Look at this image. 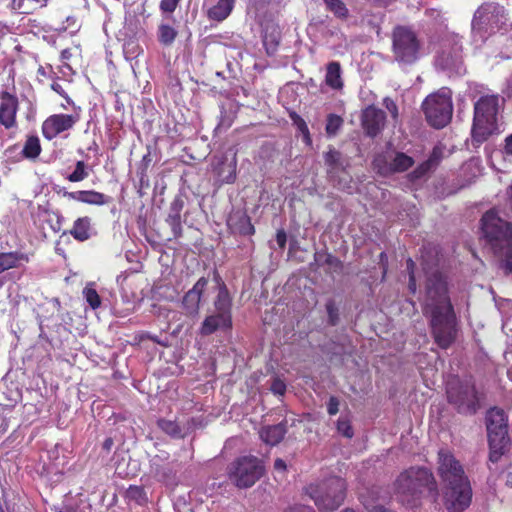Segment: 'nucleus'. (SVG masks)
Listing matches in <instances>:
<instances>
[{
  "label": "nucleus",
  "mask_w": 512,
  "mask_h": 512,
  "mask_svg": "<svg viewBox=\"0 0 512 512\" xmlns=\"http://www.w3.org/2000/svg\"><path fill=\"white\" fill-rule=\"evenodd\" d=\"M158 457H155L152 462V471L155 474L156 477H159L162 480H166L169 475L172 473V470L170 468H163L159 464L155 462V460Z\"/></svg>",
  "instance_id": "c03bdc74"
},
{
  "label": "nucleus",
  "mask_w": 512,
  "mask_h": 512,
  "mask_svg": "<svg viewBox=\"0 0 512 512\" xmlns=\"http://www.w3.org/2000/svg\"><path fill=\"white\" fill-rule=\"evenodd\" d=\"M72 57L71 49L66 48L61 51L60 58L62 61H68Z\"/></svg>",
  "instance_id": "13d9d810"
},
{
  "label": "nucleus",
  "mask_w": 512,
  "mask_h": 512,
  "mask_svg": "<svg viewBox=\"0 0 512 512\" xmlns=\"http://www.w3.org/2000/svg\"><path fill=\"white\" fill-rule=\"evenodd\" d=\"M446 394L448 403L460 414L474 415L480 408L476 386L470 380L457 379L449 382Z\"/></svg>",
  "instance_id": "9d476101"
},
{
  "label": "nucleus",
  "mask_w": 512,
  "mask_h": 512,
  "mask_svg": "<svg viewBox=\"0 0 512 512\" xmlns=\"http://www.w3.org/2000/svg\"><path fill=\"white\" fill-rule=\"evenodd\" d=\"M286 463L283 459L277 458L274 462V469L276 471L285 472L286 471Z\"/></svg>",
  "instance_id": "6e6d98bb"
},
{
  "label": "nucleus",
  "mask_w": 512,
  "mask_h": 512,
  "mask_svg": "<svg viewBox=\"0 0 512 512\" xmlns=\"http://www.w3.org/2000/svg\"><path fill=\"white\" fill-rule=\"evenodd\" d=\"M183 204L179 200H175L171 204L170 213L166 218V223L169 225L172 231L174 239H179L183 235L182 221H181V210Z\"/></svg>",
  "instance_id": "b1692460"
},
{
  "label": "nucleus",
  "mask_w": 512,
  "mask_h": 512,
  "mask_svg": "<svg viewBox=\"0 0 512 512\" xmlns=\"http://www.w3.org/2000/svg\"><path fill=\"white\" fill-rule=\"evenodd\" d=\"M83 296L93 310H96L101 306V298L92 283L85 286L83 289Z\"/></svg>",
  "instance_id": "f704fd0d"
},
{
  "label": "nucleus",
  "mask_w": 512,
  "mask_h": 512,
  "mask_svg": "<svg viewBox=\"0 0 512 512\" xmlns=\"http://www.w3.org/2000/svg\"><path fill=\"white\" fill-rule=\"evenodd\" d=\"M64 66H65L66 68H68L69 70H71V66H70L69 64L65 63V65H64Z\"/></svg>",
  "instance_id": "774afa93"
},
{
  "label": "nucleus",
  "mask_w": 512,
  "mask_h": 512,
  "mask_svg": "<svg viewBox=\"0 0 512 512\" xmlns=\"http://www.w3.org/2000/svg\"><path fill=\"white\" fill-rule=\"evenodd\" d=\"M342 512H355V511H354V510H352V509H345V510H344V511H342Z\"/></svg>",
  "instance_id": "338daca9"
},
{
  "label": "nucleus",
  "mask_w": 512,
  "mask_h": 512,
  "mask_svg": "<svg viewBox=\"0 0 512 512\" xmlns=\"http://www.w3.org/2000/svg\"><path fill=\"white\" fill-rule=\"evenodd\" d=\"M289 117L292 120L293 124L297 127V129L302 133L304 141L307 144L311 143V136L309 128L305 122V120L296 112H290Z\"/></svg>",
  "instance_id": "4c0bfd02"
},
{
  "label": "nucleus",
  "mask_w": 512,
  "mask_h": 512,
  "mask_svg": "<svg viewBox=\"0 0 512 512\" xmlns=\"http://www.w3.org/2000/svg\"><path fill=\"white\" fill-rule=\"evenodd\" d=\"M340 402L336 396H330L327 403V412L329 415L333 416L339 412Z\"/></svg>",
  "instance_id": "8fccbe9b"
},
{
  "label": "nucleus",
  "mask_w": 512,
  "mask_h": 512,
  "mask_svg": "<svg viewBox=\"0 0 512 512\" xmlns=\"http://www.w3.org/2000/svg\"><path fill=\"white\" fill-rule=\"evenodd\" d=\"M326 311L328 315V323L331 326L337 325L339 322V309L333 299H329L326 304Z\"/></svg>",
  "instance_id": "79ce46f5"
},
{
  "label": "nucleus",
  "mask_w": 512,
  "mask_h": 512,
  "mask_svg": "<svg viewBox=\"0 0 512 512\" xmlns=\"http://www.w3.org/2000/svg\"><path fill=\"white\" fill-rule=\"evenodd\" d=\"M229 167H230L229 173L224 177L223 181L227 184H232L236 180V167H237L236 154L234 155L233 161L231 162Z\"/></svg>",
  "instance_id": "09e8293b"
},
{
  "label": "nucleus",
  "mask_w": 512,
  "mask_h": 512,
  "mask_svg": "<svg viewBox=\"0 0 512 512\" xmlns=\"http://www.w3.org/2000/svg\"><path fill=\"white\" fill-rule=\"evenodd\" d=\"M158 428L174 439H183L186 436V432L179 425L177 421L169 420L165 418H159L157 420Z\"/></svg>",
  "instance_id": "c85d7f7f"
},
{
  "label": "nucleus",
  "mask_w": 512,
  "mask_h": 512,
  "mask_svg": "<svg viewBox=\"0 0 512 512\" xmlns=\"http://www.w3.org/2000/svg\"><path fill=\"white\" fill-rule=\"evenodd\" d=\"M181 0H161L160 1V10L163 13H173Z\"/></svg>",
  "instance_id": "a18cd8bd"
},
{
  "label": "nucleus",
  "mask_w": 512,
  "mask_h": 512,
  "mask_svg": "<svg viewBox=\"0 0 512 512\" xmlns=\"http://www.w3.org/2000/svg\"><path fill=\"white\" fill-rule=\"evenodd\" d=\"M232 329V316L213 313L205 317L200 327L202 336H209L216 331H230Z\"/></svg>",
  "instance_id": "6ab92c4d"
},
{
  "label": "nucleus",
  "mask_w": 512,
  "mask_h": 512,
  "mask_svg": "<svg viewBox=\"0 0 512 512\" xmlns=\"http://www.w3.org/2000/svg\"><path fill=\"white\" fill-rule=\"evenodd\" d=\"M336 428L338 433L346 438L350 439L354 436V430L351 425V421L347 417H340L337 420Z\"/></svg>",
  "instance_id": "a19ab883"
},
{
  "label": "nucleus",
  "mask_w": 512,
  "mask_h": 512,
  "mask_svg": "<svg viewBox=\"0 0 512 512\" xmlns=\"http://www.w3.org/2000/svg\"><path fill=\"white\" fill-rule=\"evenodd\" d=\"M314 260L318 266L327 265L333 272H340L343 269L342 261L326 250L316 251L314 254Z\"/></svg>",
  "instance_id": "cd10ccee"
},
{
  "label": "nucleus",
  "mask_w": 512,
  "mask_h": 512,
  "mask_svg": "<svg viewBox=\"0 0 512 512\" xmlns=\"http://www.w3.org/2000/svg\"><path fill=\"white\" fill-rule=\"evenodd\" d=\"M63 234L71 235L78 242L89 240L94 234L92 219L89 216H81L74 220L72 227Z\"/></svg>",
  "instance_id": "412c9836"
},
{
  "label": "nucleus",
  "mask_w": 512,
  "mask_h": 512,
  "mask_svg": "<svg viewBox=\"0 0 512 512\" xmlns=\"http://www.w3.org/2000/svg\"><path fill=\"white\" fill-rule=\"evenodd\" d=\"M427 123L436 129L447 126L453 115V103L448 91L440 90L428 95L422 103Z\"/></svg>",
  "instance_id": "9b49d317"
},
{
  "label": "nucleus",
  "mask_w": 512,
  "mask_h": 512,
  "mask_svg": "<svg viewBox=\"0 0 512 512\" xmlns=\"http://www.w3.org/2000/svg\"><path fill=\"white\" fill-rule=\"evenodd\" d=\"M396 495L403 503L415 506L422 498L436 501L438 484L432 471L426 467L413 466L401 472L394 482Z\"/></svg>",
  "instance_id": "7ed1b4c3"
},
{
  "label": "nucleus",
  "mask_w": 512,
  "mask_h": 512,
  "mask_svg": "<svg viewBox=\"0 0 512 512\" xmlns=\"http://www.w3.org/2000/svg\"><path fill=\"white\" fill-rule=\"evenodd\" d=\"M504 152L508 156H512V133L505 138Z\"/></svg>",
  "instance_id": "5fc2aeb1"
},
{
  "label": "nucleus",
  "mask_w": 512,
  "mask_h": 512,
  "mask_svg": "<svg viewBox=\"0 0 512 512\" xmlns=\"http://www.w3.org/2000/svg\"><path fill=\"white\" fill-rule=\"evenodd\" d=\"M19 100L8 91L0 92V125L10 130L17 126Z\"/></svg>",
  "instance_id": "2eb2a0df"
},
{
  "label": "nucleus",
  "mask_w": 512,
  "mask_h": 512,
  "mask_svg": "<svg viewBox=\"0 0 512 512\" xmlns=\"http://www.w3.org/2000/svg\"><path fill=\"white\" fill-rule=\"evenodd\" d=\"M216 313L232 316V299L224 283L219 286L218 294L214 300Z\"/></svg>",
  "instance_id": "bb28decb"
},
{
  "label": "nucleus",
  "mask_w": 512,
  "mask_h": 512,
  "mask_svg": "<svg viewBox=\"0 0 512 512\" xmlns=\"http://www.w3.org/2000/svg\"><path fill=\"white\" fill-rule=\"evenodd\" d=\"M325 82L333 89L342 88L343 82L341 80V66L339 62L333 61L327 65Z\"/></svg>",
  "instance_id": "c756f323"
},
{
  "label": "nucleus",
  "mask_w": 512,
  "mask_h": 512,
  "mask_svg": "<svg viewBox=\"0 0 512 512\" xmlns=\"http://www.w3.org/2000/svg\"><path fill=\"white\" fill-rule=\"evenodd\" d=\"M51 89L53 91H55L57 94H59L61 97H63L64 99H66V101L68 103H71L72 100L71 98L68 96V94L64 91L63 87L61 86V84H59L58 82H53L51 84Z\"/></svg>",
  "instance_id": "3c124183"
},
{
  "label": "nucleus",
  "mask_w": 512,
  "mask_h": 512,
  "mask_svg": "<svg viewBox=\"0 0 512 512\" xmlns=\"http://www.w3.org/2000/svg\"><path fill=\"white\" fill-rule=\"evenodd\" d=\"M343 119L341 116L331 113L327 116L325 131L328 136H335L343 125Z\"/></svg>",
  "instance_id": "e433bc0d"
},
{
  "label": "nucleus",
  "mask_w": 512,
  "mask_h": 512,
  "mask_svg": "<svg viewBox=\"0 0 512 512\" xmlns=\"http://www.w3.org/2000/svg\"><path fill=\"white\" fill-rule=\"evenodd\" d=\"M391 42L392 56L399 66H411L420 59L422 43L413 28L396 25L391 32Z\"/></svg>",
  "instance_id": "0eeeda50"
},
{
  "label": "nucleus",
  "mask_w": 512,
  "mask_h": 512,
  "mask_svg": "<svg viewBox=\"0 0 512 512\" xmlns=\"http://www.w3.org/2000/svg\"><path fill=\"white\" fill-rule=\"evenodd\" d=\"M227 227L232 234L251 236L255 234V227L245 210H233L227 218Z\"/></svg>",
  "instance_id": "dca6fc26"
},
{
  "label": "nucleus",
  "mask_w": 512,
  "mask_h": 512,
  "mask_svg": "<svg viewBox=\"0 0 512 512\" xmlns=\"http://www.w3.org/2000/svg\"><path fill=\"white\" fill-rule=\"evenodd\" d=\"M281 40V31L277 24L266 23L263 27L262 42L267 55L272 56L277 51Z\"/></svg>",
  "instance_id": "4be33fe9"
},
{
  "label": "nucleus",
  "mask_w": 512,
  "mask_h": 512,
  "mask_svg": "<svg viewBox=\"0 0 512 512\" xmlns=\"http://www.w3.org/2000/svg\"><path fill=\"white\" fill-rule=\"evenodd\" d=\"M408 289L413 294H415L417 290L416 278L413 271L409 273Z\"/></svg>",
  "instance_id": "864d4df0"
},
{
  "label": "nucleus",
  "mask_w": 512,
  "mask_h": 512,
  "mask_svg": "<svg viewBox=\"0 0 512 512\" xmlns=\"http://www.w3.org/2000/svg\"><path fill=\"white\" fill-rule=\"evenodd\" d=\"M414 266H415V263L413 262L412 259H408L407 261V270L410 272H414Z\"/></svg>",
  "instance_id": "052dcab7"
},
{
  "label": "nucleus",
  "mask_w": 512,
  "mask_h": 512,
  "mask_svg": "<svg viewBox=\"0 0 512 512\" xmlns=\"http://www.w3.org/2000/svg\"><path fill=\"white\" fill-rule=\"evenodd\" d=\"M262 461L255 456H242L228 467V477L240 489L252 487L263 475Z\"/></svg>",
  "instance_id": "f8f14e48"
},
{
  "label": "nucleus",
  "mask_w": 512,
  "mask_h": 512,
  "mask_svg": "<svg viewBox=\"0 0 512 512\" xmlns=\"http://www.w3.org/2000/svg\"><path fill=\"white\" fill-rule=\"evenodd\" d=\"M508 96L512 97V77L508 81Z\"/></svg>",
  "instance_id": "680f3d73"
},
{
  "label": "nucleus",
  "mask_w": 512,
  "mask_h": 512,
  "mask_svg": "<svg viewBox=\"0 0 512 512\" xmlns=\"http://www.w3.org/2000/svg\"><path fill=\"white\" fill-rule=\"evenodd\" d=\"M63 196L69 200L88 205L103 206L112 202V198L96 190L65 191Z\"/></svg>",
  "instance_id": "aec40b11"
},
{
  "label": "nucleus",
  "mask_w": 512,
  "mask_h": 512,
  "mask_svg": "<svg viewBox=\"0 0 512 512\" xmlns=\"http://www.w3.org/2000/svg\"><path fill=\"white\" fill-rule=\"evenodd\" d=\"M177 35V30L168 24H161L158 28V40L165 46L171 45L175 41Z\"/></svg>",
  "instance_id": "72a5a7b5"
},
{
  "label": "nucleus",
  "mask_w": 512,
  "mask_h": 512,
  "mask_svg": "<svg viewBox=\"0 0 512 512\" xmlns=\"http://www.w3.org/2000/svg\"><path fill=\"white\" fill-rule=\"evenodd\" d=\"M234 2V0H218L217 4L209 8L207 17L217 22L225 20L231 14Z\"/></svg>",
  "instance_id": "a878e982"
},
{
  "label": "nucleus",
  "mask_w": 512,
  "mask_h": 512,
  "mask_svg": "<svg viewBox=\"0 0 512 512\" xmlns=\"http://www.w3.org/2000/svg\"><path fill=\"white\" fill-rule=\"evenodd\" d=\"M287 432L286 422L276 425H268L260 430V438L270 446H275L282 441Z\"/></svg>",
  "instance_id": "5701e85b"
},
{
  "label": "nucleus",
  "mask_w": 512,
  "mask_h": 512,
  "mask_svg": "<svg viewBox=\"0 0 512 512\" xmlns=\"http://www.w3.org/2000/svg\"><path fill=\"white\" fill-rule=\"evenodd\" d=\"M481 225L493 253L501 258L505 270L512 273V224L501 219L495 210H489L482 216Z\"/></svg>",
  "instance_id": "20e7f679"
},
{
  "label": "nucleus",
  "mask_w": 512,
  "mask_h": 512,
  "mask_svg": "<svg viewBox=\"0 0 512 512\" xmlns=\"http://www.w3.org/2000/svg\"><path fill=\"white\" fill-rule=\"evenodd\" d=\"M143 160H144V161H146V160H147V161H150V159H149V154H148V155H145V156L143 157Z\"/></svg>",
  "instance_id": "69168bd1"
},
{
  "label": "nucleus",
  "mask_w": 512,
  "mask_h": 512,
  "mask_svg": "<svg viewBox=\"0 0 512 512\" xmlns=\"http://www.w3.org/2000/svg\"><path fill=\"white\" fill-rule=\"evenodd\" d=\"M326 9L334 14L336 18L346 20L349 17V10L342 0H323Z\"/></svg>",
  "instance_id": "473e14b6"
},
{
  "label": "nucleus",
  "mask_w": 512,
  "mask_h": 512,
  "mask_svg": "<svg viewBox=\"0 0 512 512\" xmlns=\"http://www.w3.org/2000/svg\"><path fill=\"white\" fill-rule=\"evenodd\" d=\"M423 313L430 317L435 343L441 349L449 348L457 337V317L448 295L447 282L440 272L427 278Z\"/></svg>",
  "instance_id": "f257e3e1"
},
{
  "label": "nucleus",
  "mask_w": 512,
  "mask_h": 512,
  "mask_svg": "<svg viewBox=\"0 0 512 512\" xmlns=\"http://www.w3.org/2000/svg\"><path fill=\"white\" fill-rule=\"evenodd\" d=\"M386 123V113L370 105L366 107L361 114V126L365 134L371 138L378 136L384 129Z\"/></svg>",
  "instance_id": "4468645a"
},
{
  "label": "nucleus",
  "mask_w": 512,
  "mask_h": 512,
  "mask_svg": "<svg viewBox=\"0 0 512 512\" xmlns=\"http://www.w3.org/2000/svg\"><path fill=\"white\" fill-rule=\"evenodd\" d=\"M384 259H387V256H386V253L385 252H382L380 254V260L383 261Z\"/></svg>",
  "instance_id": "e2e57ef3"
},
{
  "label": "nucleus",
  "mask_w": 512,
  "mask_h": 512,
  "mask_svg": "<svg viewBox=\"0 0 512 512\" xmlns=\"http://www.w3.org/2000/svg\"><path fill=\"white\" fill-rule=\"evenodd\" d=\"M114 445V440L113 438L111 437H108L104 440L103 444H102V448L103 450H105L106 452H110L112 447Z\"/></svg>",
  "instance_id": "4d7b16f0"
},
{
  "label": "nucleus",
  "mask_w": 512,
  "mask_h": 512,
  "mask_svg": "<svg viewBox=\"0 0 512 512\" xmlns=\"http://www.w3.org/2000/svg\"><path fill=\"white\" fill-rule=\"evenodd\" d=\"M276 242L279 248L284 249L287 243V235L284 229H279L276 232Z\"/></svg>",
  "instance_id": "603ef678"
},
{
  "label": "nucleus",
  "mask_w": 512,
  "mask_h": 512,
  "mask_svg": "<svg viewBox=\"0 0 512 512\" xmlns=\"http://www.w3.org/2000/svg\"><path fill=\"white\" fill-rule=\"evenodd\" d=\"M306 494L320 511H333L340 507L346 496V481L338 476L331 477L305 488Z\"/></svg>",
  "instance_id": "1a4fd4ad"
},
{
  "label": "nucleus",
  "mask_w": 512,
  "mask_h": 512,
  "mask_svg": "<svg viewBox=\"0 0 512 512\" xmlns=\"http://www.w3.org/2000/svg\"><path fill=\"white\" fill-rule=\"evenodd\" d=\"M415 161L411 156L404 152H397L393 160L389 163V170L392 173H401L409 170Z\"/></svg>",
  "instance_id": "7c9ffc66"
},
{
  "label": "nucleus",
  "mask_w": 512,
  "mask_h": 512,
  "mask_svg": "<svg viewBox=\"0 0 512 512\" xmlns=\"http://www.w3.org/2000/svg\"><path fill=\"white\" fill-rule=\"evenodd\" d=\"M89 176V172L87 170V165L84 161L79 160L75 164V168L72 173H70L66 179L70 182L76 183L85 180Z\"/></svg>",
  "instance_id": "c9c22d12"
},
{
  "label": "nucleus",
  "mask_w": 512,
  "mask_h": 512,
  "mask_svg": "<svg viewBox=\"0 0 512 512\" xmlns=\"http://www.w3.org/2000/svg\"><path fill=\"white\" fill-rule=\"evenodd\" d=\"M126 496L129 500H133L139 504H142L146 501V492L142 486H129L126 492Z\"/></svg>",
  "instance_id": "ea45409f"
},
{
  "label": "nucleus",
  "mask_w": 512,
  "mask_h": 512,
  "mask_svg": "<svg viewBox=\"0 0 512 512\" xmlns=\"http://www.w3.org/2000/svg\"><path fill=\"white\" fill-rule=\"evenodd\" d=\"M41 151L42 148L38 136H28L22 149L23 157L27 159H36L40 155Z\"/></svg>",
  "instance_id": "2f4dec72"
},
{
  "label": "nucleus",
  "mask_w": 512,
  "mask_h": 512,
  "mask_svg": "<svg viewBox=\"0 0 512 512\" xmlns=\"http://www.w3.org/2000/svg\"><path fill=\"white\" fill-rule=\"evenodd\" d=\"M29 255L20 251L0 252V274L9 269L18 268L21 263H28Z\"/></svg>",
  "instance_id": "393cba45"
},
{
  "label": "nucleus",
  "mask_w": 512,
  "mask_h": 512,
  "mask_svg": "<svg viewBox=\"0 0 512 512\" xmlns=\"http://www.w3.org/2000/svg\"><path fill=\"white\" fill-rule=\"evenodd\" d=\"M79 120V113L53 114L42 123V134L45 139L52 140L59 134L72 129Z\"/></svg>",
  "instance_id": "ddd939ff"
},
{
  "label": "nucleus",
  "mask_w": 512,
  "mask_h": 512,
  "mask_svg": "<svg viewBox=\"0 0 512 512\" xmlns=\"http://www.w3.org/2000/svg\"><path fill=\"white\" fill-rule=\"evenodd\" d=\"M270 389L275 395L282 396L286 392V384L283 380L279 378H274Z\"/></svg>",
  "instance_id": "de8ad7c7"
},
{
  "label": "nucleus",
  "mask_w": 512,
  "mask_h": 512,
  "mask_svg": "<svg viewBox=\"0 0 512 512\" xmlns=\"http://www.w3.org/2000/svg\"><path fill=\"white\" fill-rule=\"evenodd\" d=\"M442 159L443 148L440 146L433 147L431 153L428 156V159L420 163L414 170H412L408 174V179L413 182L424 178L440 165Z\"/></svg>",
  "instance_id": "f3484780"
},
{
  "label": "nucleus",
  "mask_w": 512,
  "mask_h": 512,
  "mask_svg": "<svg viewBox=\"0 0 512 512\" xmlns=\"http://www.w3.org/2000/svg\"><path fill=\"white\" fill-rule=\"evenodd\" d=\"M506 22L503 6L494 2L483 3L475 11L471 22L473 40L484 43L489 37L501 31Z\"/></svg>",
  "instance_id": "423d86ee"
},
{
  "label": "nucleus",
  "mask_w": 512,
  "mask_h": 512,
  "mask_svg": "<svg viewBox=\"0 0 512 512\" xmlns=\"http://www.w3.org/2000/svg\"><path fill=\"white\" fill-rule=\"evenodd\" d=\"M510 205L512 209V185L510 186Z\"/></svg>",
  "instance_id": "0e129e2a"
},
{
  "label": "nucleus",
  "mask_w": 512,
  "mask_h": 512,
  "mask_svg": "<svg viewBox=\"0 0 512 512\" xmlns=\"http://www.w3.org/2000/svg\"><path fill=\"white\" fill-rule=\"evenodd\" d=\"M341 153L333 147H329L328 151L324 154L325 164L330 170H336L341 166Z\"/></svg>",
  "instance_id": "58836bf2"
},
{
  "label": "nucleus",
  "mask_w": 512,
  "mask_h": 512,
  "mask_svg": "<svg viewBox=\"0 0 512 512\" xmlns=\"http://www.w3.org/2000/svg\"><path fill=\"white\" fill-rule=\"evenodd\" d=\"M208 285V279L201 277L194 286L186 292L182 304L187 315H196L199 312L201 297Z\"/></svg>",
  "instance_id": "a211bd4d"
},
{
  "label": "nucleus",
  "mask_w": 512,
  "mask_h": 512,
  "mask_svg": "<svg viewBox=\"0 0 512 512\" xmlns=\"http://www.w3.org/2000/svg\"><path fill=\"white\" fill-rule=\"evenodd\" d=\"M287 512H315L312 508L308 507H294L290 511Z\"/></svg>",
  "instance_id": "bf43d9fd"
},
{
  "label": "nucleus",
  "mask_w": 512,
  "mask_h": 512,
  "mask_svg": "<svg viewBox=\"0 0 512 512\" xmlns=\"http://www.w3.org/2000/svg\"><path fill=\"white\" fill-rule=\"evenodd\" d=\"M373 166L374 169H376L377 172L381 175L392 174V172L389 170V163H387L385 158L382 156L374 159Z\"/></svg>",
  "instance_id": "37998d69"
},
{
  "label": "nucleus",
  "mask_w": 512,
  "mask_h": 512,
  "mask_svg": "<svg viewBox=\"0 0 512 512\" xmlns=\"http://www.w3.org/2000/svg\"><path fill=\"white\" fill-rule=\"evenodd\" d=\"M504 98L499 94L481 95L473 106L471 138L477 146L498 132V114Z\"/></svg>",
  "instance_id": "39448f33"
},
{
  "label": "nucleus",
  "mask_w": 512,
  "mask_h": 512,
  "mask_svg": "<svg viewBox=\"0 0 512 512\" xmlns=\"http://www.w3.org/2000/svg\"><path fill=\"white\" fill-rule=\"evenodd\" d=\"M383 105L388 110V112L391 114V117L394 120H396L398 118V106H397L396 102L390 97H385L383 99Z\"/></svg>",
  "instance_id": "49530a36"
},
{
  "label": "nucleus",
  "mask_w": 512,
  "mask_h": 512,
  "mask_svg": "<svg viewBox=\"0 0 512 512\" xmlns=\"http://www.w3.org/2000/svg\"><path fill=\"white\" fill-rule=\"evenodd\" d=\"M437 473L444 485V505L448 512H464L472 502V488L463 466L446 449L438 452Z\"/></svg>",
  "instance_id": "f03ea898"
},
{
  "label": "nucleus",
  "mask_w": 512,
  "mask_h": 512,
  "mask_svg": "<svg viewBox=\"0 0 512 512\" xmlns=\"http://www.w3.org/2000/svg\"><path fill=\"white\" fill-rule=\"evenodd\" d=\"M489 461L497 463L508 451V417L503 409L492 407L486 414Z\"/></svg>",
  "instance_id": "6e6552de"
}]
</instances>
